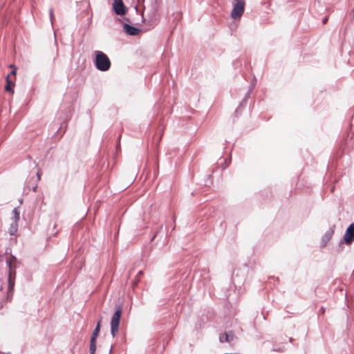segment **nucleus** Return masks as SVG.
<instances>
[{"label":"nucleus","instance_id":"obj_1","mask_svg":"<svg viewBox=\"0 0 354 354\" xmlns=\"http://www.w3.org/2000/svg\"><path fill=\"white\" fill-rule=\"evenodd\" d=\"M95 58L94 60L95 67L100 71H106L111 67V61L108 56L102 51L95 52Z\"/></svg>","mask_w":354,"mask_h":354},{"label":"nucleus","instance_id":"obj_2","mask_svg":"<svg viewBox=\"0 0 354 354\" xmlns=\"http://www.w3.org/2000/svg\"><path fill=\"white\" fill-rule=\"evenodd\" d=\"M122 313V308L118 307L111 317V333L113 337L116 336V335L118 332L119 324H120V322L121 319Z\"/></svg>","mask_w":354,"mask_h":354},{"label":"nucleus","instance_id":"obj_3","mask_svg":"<svg viewBox=\"0 0 354 354\" xmlns=\"http://www.w3.org/2000/svg\"><path fill=\"white\" fill-rule=\"evenodd\" d=\"M236 3L231 12V17L234 19H239L243 15L245 10V0H234Z\"/></svg>","mask_w":354,"mask_h":354},{"label":"nucleus","instance_id":"obj_4","mask_svg":"<svg viewBox=\"0 0 354 354\" xmlns=\"http://www.w3.org/2000/svg\"><path fill=\"white\" fill-rule=\"evenodd\" d=\"M12 223L8 229V232L11 235H15L18 230V221L20 218V212L17 208H15L12 212Z\"/></svg>","mask_w":354,"mask_h":354},{"label":"nucleus","instance_id":"obj_5","mask_svg":"<svg viewBox=\"0 0 354 354\" xmlns=\"http://www.w3.org/2000/svg\"><path fill=\"white\" fill-rule=\"evenodd\" d=\"M344 241L347 245L351 244L354 241V223L351 224L344 234Z\"/></svg>","mask_w":354,"mask_h":354},{"label":"nucleus","instance_id":"obj_6","mask_svg":"<svg viewBox=\"0 0 354 354\" xmlns=\"http://www.w3.org/2000/svg\"><path fill=\"white\" fill-rule=\"evenodd\" d=\"M113 9L117 15H122L125 14V7L122 0H114Z\"/></svg>","mask_w":354,"mask_h":354},{"label":"nucleus","instance_id":"obj_7","mask_svg":"<svg viewBox=\"0 0 354 354\" xmlns=\"http://www.w3.org/2000/svg\"><path fill=\"white\" fill-rule=\"evenodd\" d=\"M124 30L129 35H137L140 32V30L138 28L127 24L124 25Z\"/></svg>","mask_w":354,"mask_h":354},{"label":"nucleus","instance_id":"obj_8","mask_svg":"<svg viewBox=\"0 0 354 354\" xmlns=\"http://www.w3.org/2000/svg\"><path fill=\"white\" fill-rule=\"evenodd\" d=\"M234 339V334L232 332L225 333L220 335L221 342H230Z\"/></svg>","mask_w":354,"mask_h":354},{"label":"nucleus","instance_id":"obj_9","mask_svg":"<svg viewBox=\"0 0 354 354\" xmlns=\"http://www.w3.org/2000/svg\"><path fill=\"white\" fill-rule=\"evenodd\" d=\"M6 85L5 86V91L6 92H11L14 93V91L12 89V86L15 85L14 80L10 79V75H7L6 77Z\"/></svg>","mask_w":354,"mask_h":354},{"label":"nucleus","instance_id":"obj_10","mask_svg":"<svg viewBox=\"0 0 354 354\" xmlns=\"http://www.w3.org/2000/svg\"><path fill=\"white\" fill-rule=\"evenodd\" d=\"M100 330V321L97 322L96 328H95L94 331L93 332L92 337H91V339L96 340V339L99 335Z\"/></svg>","mask_w":354,"mask_h":354},{"label":"nucleus","instance_id":"obj_11","mask_svg":"<svg viewBox=\"0 0 354 354\" xmlns=\"http://www.w3.org/2000/svg\"><path fill=\"white\" fill-rule=\"evenodd\" d=\"M14 279L12 278V274L10 273L9 277H8V289L9 291H12L14 288Z\"/></svg>","mask_w":354,"mask_h":354},{"label":"nucleus","instance_id":"obj_12","mask_svg":"<svg viewBox=\"0 0 354 354\" xmlns=\"http://www.w3.org/2000/svg\"><path fill=\"white\" fill-rule=\"evenodd\" d=\"M96 351V340L91 339L90 344V353L94 354Z\"/></svg>","mask_w":354,"mask_h":354},{"label":"nucleus","instance_id":"obj_13","mask_svg":"<svg viewBox=\"0 0 354 354\" xmlns=\"http://www.w3.org/2000/svg\"><path fill=\"white\" fill-rule=\"evenodd\" d=\"M9 67L12 68L11 73L9 74V75H10V79H12V77H15L16 76L17 68L12 64L10 65Z\"/></svg>","mask_w":354,"mask_h":354},{"label":"nucleus","instance_id":"obj_14","mask_svg":"<svg viewBox=\"0 0 354 354\" xmlns=\"http://www.w3.org/2000/svg\"><path fill=\"white\" fill-rule=\"evenodd\" d=\"M41 174H42L41 170L39 169L37 171V182L40 180Z\"/></svg>","mask_w":354,"mask_h":354},{"label":"nucleus","instance_id":"obj_15","mask_svg":"<svg viewBox=\"0 0 354 354\" xmlns=\"http://www.w3.org/2000/svg\"><path fill=\"white\" fill-rule=\"evenodd\" d=\"M328 20V17H325L322 20V24H326Z\"/></svg>","mask_w":354,"mask_h":354},{"label":"nucleus","instance_id":"obj_16","mask_svg":"<svg viewBox=\"0 0 354 354\" xmlns=\"http://www.w3.org/2000/svg\"><path fill=\"white\" fill-rule=\"evenodd\" d=\"M36 187H37V185L33 187V191H35V192L36 191Z\"/></svg>","mask_w":354,"mask_h":354},{"label":"nucleus","instance_id":"obj_17","mask_svg":"<svg viewBox=\"0 0 354 354\" xmlns=\"http://www.w3.org/2000/svg\"><path fill=\"white\" fill-rule=\"evenodd\" d=\"M50 17H51V18L53 17V11L52 10H50Z\"/></svg>","mask_w":354,"mask_h":354}]
</instances>
